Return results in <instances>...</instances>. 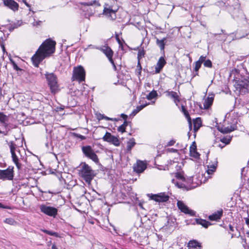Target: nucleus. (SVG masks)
<instances>
[{
	"mask_svg": "<svg viewBox=\"0 0 249 249\" xmlns=\"http://www.w3.org/2000/svg\"><path fill=\"white\" fill-rule=\"evenodd\" d=\"M56 42L50 38L46 39L39 47L36 53L32 56V61L36 67L46 57L50 56L55 52Z\"/></svg>",
	"mask_w": 249,
	"mask_h": 249,
	"instance_id": "1",
	"label": "nucleus"
},
{
	"mask_svg": "<svg viewBox=\"0 0 249 249\" xmlns=\"http://www.w3.org/2000/svg\"><path fill=\"white\" fill-rule=\"evenodd\" d=\"M79 175L89 185L96 176L95 171L86 162H82L78 166Z\"/></svg>",
	"mask_w": 249,
	"mask_h": 249,
	"instance_id": "2",
	"label": "nucleus"
},
{
	"mask_svg": "<svg viewBox=\"0 0 249 249\" xmlns=\"http://www.w3.org/2000/svg\"><path fill=\"white\" fill-rule=\"evenodd\" d=\"M45 77L52 93L55 94L60 89L58 84L57 77L53 73L46 72Z\"/></svg>",
	"mask_w": 249,
	"mask_h": 249,
	"instance_id": "3",
	"label": "nucleus"
},
{
	"mask_svg": "<svg viewBox=\"0 0 249 249\" xmlns=\"http://www.w3.org/2000/svg\"><path fill=\"white\" fill-rule=\"evenodd\" d=\"M235 87L241 94H245L249 91V79L241 77L236 80Z\"/></svg>",
	"mask_w": 249,
	"mask_h": 249,
	"instance_id": "4",
	"label": "nucleus"
},
{
	"mask_svg": "<svg viewBox=\"0 0 249 249\" xmlns=\"http://www.w3.org/2000/svg\"><path fill=\"white\" fill-rule=\"evenodd\" d=\"M85 71L81 66L74 67L73 70L72 81H78L79 82L84 81L85 80Z\"/></svg>",
	"mask_w": 249,
	"mask_h": 249,
	"instance_id": "5",
	"label": "nucleus"
},
{
	"mask_svg": "<svg viewBox=\"0 0 249 249\" xmlns=\"http://www.w3.org/2000/svg\"><path fill=\"white\" fill-rule=\"evenodd\" d=\"M82 151L84 156L87 158L91 160L96 163L99 162L97 155L90 145H86L82 147Z\"/></svg>",
	"mask_w": 249,
	"mask_h": 249,
	"instance_id": "6",
	"label": "nucleus"
},
{
	"mask_svg": "<svg viewBox=\"0 0 249 249\" xmlns=\"http://www.w3.org/2000/svg\"><path fill=\"white\" fill-rule=\"evenodd\" d=\"M14 167L9 166L5 170H0V179L3 180H13L14 178Z\"/></svg>",
	"mask_w": 249,
	"mask_h": 249,
	"instance_id": "7",
	"label": "nucleus"
},
{
	"mask_svg": "<svg viewBox=\"0 0 249 249\" xmlns=\"http://www.w3.org/2000/svg\"><path fill=\"white\" fill-rule=\"evenodd\" d=\"M147 196L150 197V199L158 202H165L169 198V196L164 192L157 194H148Z\"/></svg>",
	"mask_w": 249,
	"mask_h": 249,
	"instance_id": "8",
	"label": "nucleus"
},
{
	"mask_svg": "<svg viewBox=\"0 0 249 249\" xmlns=\"http://www.w3.org/2000/svg\"><path fill=\"white\" fill-rule=\"evenodd\" d=\"M40 210L42 213L50 216L55 217L57 214V209L53 207L41 205L40 206Z\"/></svg>",
	"mask_w": 249,
	"mask_h": 249,
	"instance_id": "9",
	"label": "nucleus"
},
{
	"mask_svg": "<svg viewBox=\"0 0 249 249\" xmlns=\"http://www.w3.org/2000/svg\"><path fill=\"white\" fill-rule=\"evenodd\" d=\"M103 140L117 146L120 145V141L118 138L112 135L110 133L108 132H107L103 137Z\"/></svg>",
	"mask_w": 249,
	"mask_h": 249,
	"instance_id": "10",
	"label": "nucleus"
},
{
	"mask_svg": "<svg viewBox=\"0 0 249 249\" xmlns=\"http://www.w3.org/2000/svg\"><path fill=\"white\" fill-rule=\"evenodd\" d=\"M116 11L112 9V6H109L107 3H105L103 13L104 15L111 18L112 19H114L116 18Z\"/></svg>",
	"mask_w": 249,
	"mask_h": 249,
	"instance_id": "11",
	"label": "nucleus"
},
{
	"mask_svg": "<svg viewBox=\"0 0 249 249\" xmlns=\"http://www.w3.org/2000/svg\"><path fill=\"white\" fill-rule=\"evenodd\" d=\"M177 206L178 208L185 214H189L190 215L193 216L195 215L196 212L192 210L189 209V208L185 205V204L181 201H178L177 202Z\"/></svg>",
	"mask_w": 249,
	"mask_h": 249,
	"instance_id": "12",
	"label": "nucleus"
},
{
	"mask_svg": "<svg viewBox=\"0 0 249 249\" xmlns=\"http://www.w3.org/2000/svg\"><path fill=\"white\" fill-rule=\"evenodd\" d=\"M4 6L11 9L13 11H17L18 9V4L14 0H3Z\"/></svg>",
	"mask_w": 249,
	"mask_h": 249,
	"instance_id": "13",
	"label": "nucleus"
},
{
	"mask_svg": "<svg viewBox=\"0 0 249 249\" xmlns=\"http://www.w3.org/2000/svg\"><path fill=\"white\" fill-rule=\"evenodd\" d=\"M133 168L136 173H141L146 168V165L143 161L139 160L137 162L136 164L134 165Z\"/></svg>",
	"mask_w": 249,
	"mask_h": 249,
	"instance_id": "14",
	"label": "nucleus"
},
{
	"mask_svg": "<svg viewBox=\"0 0 249 249\" xmlns=\"http://www.w3.org/2000/svg\"><path fill=\"white\" fill-rule=\"evenodd\" d=\"M218 161L217 159H214V161H211L207 165V172L208 175L213 174L216 170L217 167Z\"/></svg>",
	"mask_w": 249,
	"mask_h": 249,
	"instance_id": "15",
	"label": "nucleus"
},
{
	"mask_svg": "<svg viewBox=\"0 0 249 249\" xmlns=\"http://www.w3.org/2000/svg\"><path fill=\"white\" fill-rule=\"evenodd\" d=\"M166 61L163 57L161 56L155 66V73H159L163 68L166 64Z\"/></svg>",
	"mask_w": 249,
	"mask_h": 249,
	"instance_id": "16",
	"label": "nucleus"
},
{
	"mask_svg": "<svg viewBox=\"0 0 249 249\" xmlns=\"http://www.w3.org/2000/svg\"><path fill=\"white\" fill-rule=\"evenodd\" d=\"M96 49L99 50L102 52L107 57L113 56V52L110 47L107 46H104L101 47H96Z\"/></svg>",
	"mask_w": 249,
	"mask_h": 249,
	"instance_id": "17",
	"label": "nucleus"
},
{
	"mask_svg": "<svg viewBox=\"0 0 249 249\" xmlns=\"http://www.w3.org/2000/svg\"><path fill=\"white\" fill-rule=\"evenodd\" d=\"M165 93L167 97L173 99L175 103L180 101L179 97L177 92L174 91L167 90L165 92Z\"/></svg>",
	"mask_w": 249,
	"mask_h": 249,
	"instance_id": "18",
	"label": "nucleus"
},
{
	"mask_svg": "<svg viewBox=\"0 0 249 249\" xmlns=\"http://www.w3.org/2000/svg\"><path fill=\"white\" fill-rule=\"evenodd\" d=\"M190 155L196 159L199 158L200 154L196 151V145L195 142H193L190 147Z\"/></svg>",
	"mask_w": 249,
	"mask_h": 249,
	"instance_id": "19",
	"label": "nucleus"
},
{
	"mask_svg": "<svg viewBox=\"0 0 249 249\" xmlns=\"http://www.w3.org/2000/svg\"><path fill=\"white\" fill-rule=\"evenodd\" d=\"M223 215V210L217 211L216 212L209 216V219L211 221H217L221 218Z\"/></svg>",
	"mask_w": 249,
	"mask_h": 249,
	"instance_id": "20",
	"label": "nucleus"
},
{
	"mask_svg": "<svg viewBox=\"0 0 249 249\" xmlns=\"http://www.w3.org/2000/svg\"><path fill=\"white\" fill-rule=\"evenodd\" d=\"M194 131L196 132L202 125V121L200 117L196 118L193 121Z\"/></svg>",
	"mask_w": 249,
	"mask_h": 249,
	"instance_id": "21",
	"label": "nucleus"
},
{
	"mask_svg": "<svg viewBox=\"0 0 249 249\" xmlns=\"http://www.w3.org/2000/svg\"><path fill=\"white\" fill-rule=\"evenodd\" d=\"M217 129L222 133H228L233 131L235 128L233 126H230V127H224L218 126Z\"/></svg>",
	"mask_w": 249,
	"mask_h": 249,
	"instance_id": "22",
	"label": "nucleus"
},
{
	"mask_svg": "<svg viewBox=\"0 0 249 249\" xmlns=\"http://www.w3.org/2000/svg\"><path fill=\"white\" fill-rule=\"evenodd\" d=\"M195 221L196 224L201 225L205 228H208V226L211 225V223L209 221L201 218H196Z\"/></svg>",
	"mask_w": 249,
	"mask_h": 249,
	"instance_id": "23",
	"label": "nucleus"
},
{
	"mask_svg": "<svg viewBox=\"0 0 249 249\" xmlns=\"http://www.w3.org/2000/svg\"><path fill=\"white\" fill-rule=\"evenodd\" d=\"M213 100V96L208 97L203 103L204 108L208 109L212 105Z\"/></svg>",
	"mask_w": 249,
	"mask_h": 249,
	"instance_id": "24",
	"label": "nucleus"
},
{
	"mask_svg": "<svg viewBox=\"0 0 249 249\" xmlns=\"http://www.w3.org/2000/svg\"><path fill=\"white\" fill-rule=\"evenodd\" d=\"M188 247L189 248V249H197V247H200V246L196 240H191L188 244Z\"/></svg>",
	"mask_w": 249,
	"mask_h": 249,
	"instance_id": "25",
	"label": "nucleus"
},
{
	"mask_svg": "<svg viewBox=\"0 0 249 249\" xmlns=\"http://www.w3.org/2000/svg\"><path fill=\"white\" fill-rule=\"evenodd\" d=\"M166 38H163L162 39L160 40L158 38H157L156 40V44L160 48L161 50H164L165 47V41L166 40Z\"/></svg>",
	"mask_w": 249,
	"mask_h": 249,
	"instance_id": "26",
	"label": "nucleus"
},
{
	"mask_svg": "<svg viewBox=\"0 0 249 249\" xmlns=\"http://www.w3.org/2000/svg\"><path fill=\"white\" fill-rule=\"evenodd\" d=\"M136 143L133 138L130 139L127 142L126 145V150L127 151H130L132 147L134 146Z\"/></svg>",
	"mask_w": 249,
	"mask_h": 249,
	"instance_id": "27",
	"label": "nucleus"
},
{
	"mask_svg": "<svg viewBox=\"0 0 249 249\" xmlns=\"http://www.w3.org/2000/svg\"><path fill=\"white\" fill-rule=\"evenodd\" d=\"M10 62L12 64L14 70H16L19 73L22 74V72L24 71L22 69H20L18 66L17 65L16 62L12 59H10Z\"/></svg>",
	"mask_w": 249,
	"mask_h": 249,
	"instance_id": "28",
	"label": "nucleus"
},
{
	"mask_svg": "<svg viewBox=\"0 0 249 249\" xmlns=\"http://www.w3.org/2000/svg\"><path fill=\"white\" fill-rule=\"evenodd\" d=\"M8 144L9 146L11 153L16 152V150L18 148V146L13 141L8 142Z\"/></svg>",
	"mask_w": 249,
	"mask_h": 249,
	"instance_id": "29",
	"label": "nucleus"
},
{
	"mask_svg": "<svg viewBox=\"0 0 249 249\" xmlns=\"http://www.w3.org/2000/svg\"><path fill=\"white\" fill-rule=\"evenodd\" d=\"M83 5L86 6H92V5H96L97 6H100V4L99 3V1L96 0H91L90 1L84 2L83 3Z\"/></svg>",
	"mask_w": 249,
	"mask_h": 249,
	"instance_id": "30",
	"label": "nucleus"
},
{
	"mask_svg": "<svg viewBox=\"0 0 249 249\" xmlns=\"http://www.w3.org/2000/svg\"><path fill=\"white\" fill-rule=\"evenodd\" d=\"M41 231L48 234V235H52V236H54L55 237H59V234L57 233V232H54V231H48V230H41Z\"/></svg>",
	"mask_w": 249,
	"mask_h": 249,
	"instance_id": "31",
	"label": "nucleus"
},
{
	"mask_svg": "<svg viewBox=\"0 0 249 249\" xmlns=\"http://www.w3.org/2000/svg\"><path fill=\"white\" fill-rule=\"evenodd\" d=\"M176 178L179 179L183 181H185V178L184 176V172H177L176 173L175 175Z\"/></svg>",
	"mask_w": 249,
	"mask_h": 249,
	"instance_id": "32",
	"label": "nucleus"
},
{
	"mask_svg": "<svg viewBox=\"0 0 249 249\" xmlns=\"http://www.w3.org/2000/svg\"><path fill=\"white\" fill-rule=\"evenodd\" d=\"M158 95L157 92L156 91L153 90L151 91L148 95H147V99L148 100H152V99L155 98Z\"/></svg>",
	"mask_w": 249,
	"mask_h": 249,
	"instance_id": "33",
	"label": "nucleus"
},
{
	"mask_svg": "<svg viewBox=\"0 0 249 249\" xmlns=\"http://www.w3.org/2000/svg\"><path fill=\"white\" fill-rule=\"evenodd\" d=\"M145 54V51L144 49H141L139 50L138 53V56L137 58L138 60H140L141 59H142L143 57H144Z\"/></svg>",
	"mask_w": 249,
	"mask_h": 249,
	"instance_id": "34",
	"label": "nucleus"
},
{
	"mask_svg": "<svg viewBox=\"0 0 249 249\" xmlns=\"http://www.w3.org/2000/svg\"><path fill=\"white\" fill-rule=\"evenodd\" d=\"M8 121V117L4 115L3 113L0 112V122L1 123H5V122Z\"/></svg>",
	"mask_w": 249,
	"mask_h": 249,
	"instance_id": "35",
	"label": "nucleus"
},
{
	"mask_svg": "<svg viewBox=\"0 0 249 249\" xmlns=\"http://www.w3.org/2000/svg\"><path fill=\"white\" fill-rule=\"evenodd\" d=\"M19 25L18 23H14L12 24H10L8 27V29L10 32H12L15 29L17 28Z\"/></svg>",
	"mask_w": 249,
	"mask_h": 249,
	"instance_id": "36",
	"label": "nucleus"
},
{
	"mask_svg": "<svg viewBox=\"0 0 249 249\" xmlns=\"http://www.w3.org/2000/svg\"><path fill=\"white\" fill-rule=\"evenodd\" d=\"M4 222L5 223H7L11 225H14L16 223V222L14 220V219L12 218H6L4 220Z\"/></svg>",
	"mask_w": 249,
	"mask_h": 249,
	"instance_id": "37",
	"label": "nucleus"
},
{
	"mask_svg": "<svg viewBox=\"0 0 249 249\" xmlns=\"http://www.w3.org/2000/svg\"><path fill=\"white\" fill-rule=\"evenodd\" d=\"M181 109H182V111L183 112L184 115L187 118V120H189V119L190 120L191 117L190 116V115H189L188 112L186 109L185 107L183 106H182Z\"/></svg>",
	"mask_w": 249,
	"mask_h": 249,
	"instance_id": "38",
	"label": "nucleus"
},
{
	"mask_svg": "<svg viewBox=\"0 0 249 249\" xmlns=\"http://www.w3.org/2000/svg\"><path fill=\"white\" fill-rule=\"evenodd\" d=\"M204 66L206 67L211 68L212 67V63L209 59L206 60L204 63Z\"/></svg>",
	"mask_w": 249,
	"mask_h": 249,
	"instance_id": "39",
	"label": "nucleus"
},
{
	"mask_svg": "<svg viewBox=\"0 0 249 249\" xmlns=\"http://www.w3.org/2000/svg\"><path fill=\"white\" fill-rule=\"evenodd\" d=\"M172 182L176 184L179 188H182L185 187V185L182 183H179L177 181H175V179H173L172 180Z\"/></svg>",
	"mask_w": 249,
	"mask_h": 249,
	"instance_id": "40",
	"label": "nucleus"
},
{
	"mask_svg": "<svg viewBox=\"0 0 249 249\" xmlns=\"http://www.w3.org/2000/svg\"><path fill=\"white\" fill-rule=\"evenodd\" d=\"M201 64L202 63L198 61L195 62V71H198V70L201 67Z\"/></svg>",
	"mask_w": 249,
	"mask_h": 249,
	"instance_id": "41",
	"label": "nucleus"
},
{
	"mask_svg": "<svg viewBox=\"0 0 249 249\" xmlns=\"http://www.w3.org/2000/svg\"><path fill=\"white\" fill-rule=\"evenodd\" d=\"M73 135L76 138H79L81 140H84L86 139V137L84 136H83L80 134H78V133H73Z\"/></svg>",
	"mask_w": 249,
	"mask_h": 249,
	"instance_id": "42",
	"label": "nucleus"
},
{
	"mask_svg": "<svg viewBox=\"0 0 249 249\" xmlns=\"http://www.w3.org/2000/svg\"><path fill=\"white\" fill-rule=\"evenodd\" d=\"M116 39L118 44H119V47L121 48L122 50H124V46H123V43L120 40V39L119 38L118 36H116Z\"/></svg>",
	"mask_w": 249,
	"mask_h": 249,
	"instance_id": "43",
	"label": "nucleus"
},
{
	"mask_svg": "<svg viewBox=\"0 0 249 249\" xmlns=\"http://www.w3.org/2000/svg\"><path fill=\"white\" fill-rule=\"evenodd\" d=\"M12 155V160L13 162H16L17 160H18V159L17 156L16 154V152L13 153H11Z\"/></svg>",
	"mask_w": 249,
	"mask_h": 249,
	"instance_id": "44",
	"label": "nucleus"
},
{
	"mask_svg": "<svg viewBox=\"0 0 249 249\" xmlns=\"http://www.w3.org/2000/svg\"><path fill=\"white\" fill-rule=\"evenodd\" d=\"M220 141L225 143V145L226 144H228L230 143L231 140L224 138L223 139H220Z\"/></svg>",
	"mask_w": 249,
	"mask_h": 249,
	"instance_id": "45",
	"label": "nucleus"
},
{
	"mask_svg": "<svg viewBox=\"0 0 249 249\" xmlns=\"http://www.w3.org/2000/svg\"><path fill=\"white\" fill-rule=\"evenodd\" d=\"M118 131L124 133L125 131V128L124 126L121 125L118 128Z\"/></svg>",
	"mask_w": 249,
	"mask_h": 249,
	"instance_id": "46",
	"label": "nucleus"
},
{
	"mask_svg": "<svg viewBox=\"0 0 249 249\" xmlns=\"http://www.w3.org/2000/svg\"><path fill=\"white\" fill-rule=\"evenodd\" d=\"M206 56H204L203 55L200 56L199 58L198 61L200 62L201 63H204L206 61Z\"/></svg>",
	"mask_w": 249,
	"mask_h": 249,
	"instance_id": "47",
	"label": "nucleus"
},
{
	"mask_svg": "<svg viewBox=\"0 0 249 249\" xmlns=\"http://www.w3.org/2000/svg\"><path fill=\"white\" fill-rule=\"evenodd\" d=\"M16 164L17 167L18 169H20L21 168V164L18 162V160H17L16 162H14Z\"/></svg>",
	"mask_w": 249,
	"mask_h": 249,
	"instance_id": "48",
	"label": "nucleus"
},
{
	"mask_svg": "<svg viewBox=\"0 0 249 249\" xmlns=\"http://www.w3.org/2000/svg\"><path fill=\"white\" fill-rule=\"evenodd\" d=\"M146 106H147V104L140 105L139 106H138L137 107L136 109H137L138 111H140V110H141L142 109H143Z\"/></svg>",
	"mask_w": 249,
	"mask_h": 249,
	"instance_id": "49",
	"label": "nucleus"
},
{
	"mask_svg": "<svg viewBox=\"0 0 249 249\" xmlns=\"http://www.w3.org/2000/svg\"><path fill=\"white\" fill-rule=\"evenodd\" d=\"M137 68V69H139V70H140L139 75H141L142 68V67H141V65L140 64V60H138Z\"/></svg>",
	"mask_w": 249,
	"mask_h": 249,
	"instance_id": "50",
	"label": "nucleus"
},
{
	"mask_svg": "<svg viewBox=\"0 0 249 249\" xmlns=\"http://www.w3.org/2000/svg\"><path fill=\"white\" fill-rule=\"evenodd\" d=\"M175 142L176 141L174 140H171L167 143V145L168 146H172L175 143Z\"/></svg>",
	"mask_w": 249,
	"mask_h": 249,
	"instance_id": "51",
	"label": "nucleus"
},
{
	"mask_svg": "<svg viewBox=\"0 0 249 249\" xmlns=\"http://www.w3.org/2000/svg\"><path fill=\"white\" fill-rule=\"evenodd\" d=\"M0 208H3V209H10V207L9 206H4L3 204H2L0 202Z\"/></svg>",
	"mask_w": 249,
	"mask_h": 249,
	"instance_id": "52",
	"label": "nucleus"
},
{
	"mask_svg": "<svg viewBox=\"0 0 249 249\" xmlns=\"http://www.w3.org/2000/svg\"><path fill=\"white\" fill-rule=\"evenodd\" d=\"M104 114H102L101 113H99V115L97 116V118L99 120H102V119H104Z\"/></svg>",
	"mask_w": 249,
	"mask_h": 249,
	"instance_id": "53",
	"label": "nucleus"
},
{
	"mask_svg": "<svg viewBox=\"0 0 249 249\" xmlns=\"http://www.w3.org/2000/svg\"><path fill=\"white\" fill-rule=\"evenodd\" d=\"M41 21H34L33 23V26H38V25H39L41 23Z\"/></svg>",
	"mask_w": 249,
	"mask_h": 249,
	"instance_id": "54",
	"label": "nucleus"
},
{
	"mask_svg": "<svg viewBox=\"0 0 249 249\" xmlns=\"http://www.w3.org/2000/svg\"><path fill=\"white\" fill-rule=\"evenodd\" d=\"M188 121V123H189V129L190 130H192V122H191V118H190V120H187Z\"/></svg>",
	"mask_w": 249,
	"mask_h": 249,
	"instance_id": "55",
	"label": "nucleus"
},
{
	"mask_svg": "<svg viewBox=\"0 0 249 249\" xmlns=\"http://www.w3.org/2000/svg\"><path fill=\"white\" fill-rule=\"evenodd\" d=\"M121 117L122 118H123V119H124V120H126L127 118V115L124 114V113H122L121 114Z\"/></svg>",
	"mask_w": 249,
	"mask_h": 249,
	"instance_id": "56",
	"label": "nucleus"
},
{
	"mask_svg": "<svg viewBox=\"0 0 249 249\" xmlns=\"http://www.w3.org/2000/svg\"><path fill=\"white\" fill-rule=\"evenodd\" d=\"M107 58H108L109 62L112 64V65H114V61L112 59V56H111L110 57L109 56Z\"/></svg>",
	"mask_w": 249,
	"mask_h": 249,
	"instance_id": "57",
	"label": "nucleus"
},
{
	"mask_svg": "<svg viewBox=\"0 0 249 249\" xmlns=\"http://www.w3.org/2000/svg\"><path fill=\"white\" fill-rule=\"evenodd\" d=\"M169 151L170 152H173V153H177L178 151V150L177 149H174V148L169 149Z\"/></svg>",
	"mask_w": 249,
	"mask_h": 249,
	"instance_id": "58",
	"label": "nucleus"
},
{
	"mask_svg": "<svg viewBox=\"0 0 249 249\" xmlns=\"http://www.w3.org/2000/svg\"><path fill=\"white\" fill-rule=\"evenodd\" d=\"M139 111L137 110V109L136 108L132 112L131 115H133V116H135L137 113H138Z\"/></svg>",
	"mask_w": 249,
	"mask_h": 249,
	"instance_id": "59",
	"label": "nucleus"
},
{
	"mask_svg": "<svg viewBox=\"0 0 249 249\" xmlns=\"http://www.w3.org/2000/svg\"><path fill=\"white\" fill-rule=\"evenodd\" d=\"M104 119L107 120V121H109V120L113 121V118H111L108 117L106 116H104Z\"/></svg>",
	"mask_w": 249,
	"mask_h": 249,
	"instance_id": "60",
	"label": "nucleus"
},
{
	"mask_svg": "<svg viewBox=\"0 0 249 249\" xmlns=\"http://www.w3.org/2000/svg\"><path fill=\"white\" fill-rule=\"evenodd\" d=\"M246 224L249 227V218H245Z\"/></svg>",
	"mask_w": 249,
	"mask_h": 249,
	"instance_id": "61",
	"label": "nucleus"
},
{
	"mask_svg": "<svg viewBox=\"0 0 249 249\" xmlns=\"http://www.w3.org/2000/svg\"><path fill=\"white\" fill-rule=\"evenodd\" d=\"M123 126H124L125 128L126 126L128 125V122L126 120H124L123 124H122Z\"/></svg>",
	"mask_w": 249,
	"mask_h": 249,
	"instance_id": "62",
	"label": "nucleus"
},
{
	"mask_svg": "<svg viewBox=\"0 0 249 249\" xmlns=\"http://www.w3.org/2000/svg\"><path fill=\"white\" fill-rule=\"evenodd\" d=\"M229 229L231 231H234V228L231 224L229 225Z\"/></svg>",
	"mask_w": 249,
	"mask_h": 249,
	"instance_id": "63",
	"label": "nucleus"
},
{
	"mask_svg": "<svg viewBox=\"0 0 249 249\" xmlns=\"http://www.w3.org/2000/svg\"><path fill=\"white\" fill-rule=\"evenodd\" d=\"M23 2L25 3V5H26L28 7H30V5L29 3H28L26 1V0H23Z\"/></svg>",
	"mask_w": 249,
	"mask_h": 249,
	"instance_id": "64",
	"label": "nucleus"
}]
</instances>
